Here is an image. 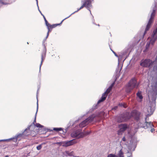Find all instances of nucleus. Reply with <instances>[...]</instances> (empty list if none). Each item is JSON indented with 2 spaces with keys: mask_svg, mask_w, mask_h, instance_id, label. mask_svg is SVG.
<instances>
[{
  "mask_svg": "<svg viewBox=\"0 0 157 157\" xmlns=\"http://www.w3.org/2000/svg\"><path fill=\"white\" fill-rule=\"evenodd\" d=\"M151 95L152 97V99L155 101L156 98V95H157V90H153L151 92Z\"/></svg>",
  "mask_w": 157,
  "mask_h": 157,
  "instance_id": "17",
  "label": "nucleus"
},
{
  "mask_svg": "<svg viewBox=\"0 0 157 157\" xmlns=\"http://www.w3.org/2000/svg\"><path fill=\"white\" fill-rule=\"evenodd\" d=\"M32 131L29 129H26L25 131L21 134H19L15 138H10V143H12L13 140L17 142V140H19L21 138H23L25 136H28L31 135V132Z\"/></svg>",
  "mask_w": 157,
  "mask_h": 157,
  "instance_id": "2",
  "label": "nucleus"
},
{
  "mask_svg": "<svg viewBox=\"0 0 157 157\" xmlns=\"http://www.w3.org/2000/svg\"><path fill=\"white\" fill-rule=\"evenodd\" d=\"M95 117V116L93 115L89 116L88 118L81 122L79 124L81 128H83L87 125L89 123L92 121Z\"/></svg>",
  "mask_w": 157,
  "mask_h": 157,
  "instance_id": "5",
  "label": "nucleus"
},
{
  "mask_svg": "<svg viewBox=\"0 0 157 157\" xmlns=\"http://www.w3.org/2000/svg\"><path fill=\"white\" fill-rule=\"evenodd\" d=\"M155 130L154 128H151V132H154V131H155Z\"/></svg>",
  "mask_w": 157,
  "mask_h": 157,
  "instance_id": "30",
  "label": "nucleus"
},
{
  "mask_svg": "<svg viewBox=\"0 0 157 157\" xmlns=\"http://www.w3.org/2000/svg\"><path fill=\"white\" fill-rule=\"evenodd\" d=\"M77 143V142L75 140L73 139L68 141L61 142L58 143L63 147H67L73 145Z\"/></svg>",
  "mask_w": 157,
  "mask_h": 157,
  "instance_id": "6",
  "label": "nucleus"
},
{
  "mask_svg": "<svg viewBox=\"0 0 157 157\" xmlns=\"http://www.w3.org/2000/svg\"><path fill=\"white\" fill-rule=\"evenodd\" d=\"M111 50L113 52V53L114 54V55H115V56H117V54H116V53L114 52L112 50Z\"/></svg>",
  "mask_w": 157,
  "mask_h": 157,
  "instance_id": "33",
  "label": "nucleus"
},
{
  "mask_svg": "<svg viewBox=\"0 0 157 157\" xmlns=\"http://www.w3.org/2000/svg\"><path fill=\"white\" fill-rule=\"evenodd\" d=\"M155 10H153V11L151 13L150 18L154 19V17L155 15Z\"/></svg>",
  "mask_w": 157,
  "mask_h": 157,
  "instance_id": "22",
  "label": "nucleus"
},
{
  "mask_svg": "<svg viewBox=\"0 0 157 157\" xmlns=\"http://www.w3.org/2000/svg\"><path fill=\"white\" fill-rule=\"evenodd\" d=\"M62 130L61 128H53V130L56 131H61Z\"/></svg>",
  "mask_w": 157,
  "mask_h": 157,
  "instance_id": "24",
  "label": "nucleus"
},
{
  "mask_svg": "<svg viewBox=\"0 0 157 157\" xmlns=\"http://www.w3.org/2000/svg\"><path fill=\"white\" fill-rule=\"evenodd\" d=\"M149 95H150V94H149V95H148V96L149 97Z\"/></svg>",
  "mask_w": 157,
  "mask_h": 157,
  "instance_id": "38",
  "label": "nucleus"
},
{
  "mask_svg": "<svg viewBox=\"0 0 157 157\" xmlns=\"http://www.w3.org/2000/svg\"><path fill=\"white\" fill-rule=\"evenodd\" d=\"M120 129L118 131V134L120 135L125 131L127 128V125L126 124H121L119 125Z\"/></svg>",
  "mask_w": 157,
  "mask_h": 157,
  "instance_id": "10",
  "label": "nucleus"
},
{
  "mask_svg": "<svg viewBox=\"0 0 157 157\" xmlns=\"http://www.w3.org/2000/svg\"><path fill=\"white\" fill-rule=\"evenodd\" d=\"M46 52H44L43 53H42L41 55V63L40 64V68L43 62V61L45 59V57H46Z\"/></svg>",
  "mask_w": 157,
  "mask_h": 157,
  "instance_id": "18",
  "label": "nucleus"
},
{
  "mask_svg": "<svg viewBox=\"0 0 157 157\" xmlns=\"http://www.w3.org/2000/svg\"><path fill=\"white\" fill-rule=\"evenodd\" d=\"M147 110L149 113L147 114L146 119L147 117H149L153 114L154 109L150 107Z\"/></svg>",
  "mask_w": 157,
  "mask_h": 157,
  "instance_id": "15",
  "label": "nucleus"
},
{
  "mask_svg": "<svg viewBox=\"0 0 157 157\" xmlns=\"http://www.w3.org/2000/svg\"><path fill=\"white\" fill-rule=\"evenodd\" d=\"M122 140L123 141H126V139H125V138L124 137H123L122 139Z\"/></svg>",
  "mask_w": 157,
  "mask_h": 157,
  "instance_id": "32",
  "label": "nucleus"
},
{
  "mask_svg": "<svg viewBox=\"0 0 157 157\" xmlns=\"http://www.w3.org/2000/svg\"><path fill=\"white\" fill-rule=\"evenodd\" d=\"M153 19L150 18L145 28L144 33V34L146 33L148 31L150 28L151 25L153 22Z\"/></svg>",
  "mask_w": 157,
  "mask_h": 157,
  "instance_id": "11",
  "label": "nucleus"
},
{
  "mask_svg": "<svg viewBox=\"0 0 157 157\" xmlns=\"http://www.w3.org/2000/svg\"><path fill=\"white\" fill-rule=\"evenodd\" d=\"M136 95L140 99H143V97L141 95V92H138L137 93Z\"/></svg>",
  "mask_w": 157,
  "mask_h": 157,
  "instance_id": "21",
  "label": "nucleus"
},
{
  "mask_svg": "<svg viewBox=\"0 0 157 157\" xmlns=\"http://www.w3.org/2000/svg\"><path fill=\"white\" fill-rule=\"evenodd\" d=\"M155 62L156 61H152L149 59H142L140 62V65L143 67L149 68L150 69Z\"/></svg>",
  "mask_w": 157,
  "mask_h": 157,
  "instance_id": "3",
  "label": "nucleus"
},
{
  "mask_svg": "<svg viewBox=\"0 0 157 157\" xmlns=\"http://www.w3.org/2000/svg\"><path fill=\"white\" fill-rule=\"evenodd\" d=\"M124 153L122 151V149L121 150L118 154V157H124Z\"/></svg>",
  "mask_w": 157,
  "mask_h": 157,
  "instance_id": "20",
  "label": "nucleus"
},
{
  "mask_svg": "<svg viewBox=\"0 0 157 157\" xmlns=\"http://www.w3.org/2000/svg\"><path fill=\"white\" fill-rule=\"evenodd\" d=\"M153 70L154 71H155V70H157V65L156 66H154L153 68Z\"/></svg>",
  "mask_w": 157,
  "mask_h": 157,
  "instance_id": "29",
  "label": "nucleus"
},
{
  "mask_svg": "<svg viewBox=\"0 0 157 157\" xmlns=\"http://www.w3.org/2000/svg\"><path fill=\"white\" fill-rule=\"evenodd\" d=\"M42 147V144H40L38 146H37L36 149L37 150H39L41 149Z\"/></svg>",
  "mask_w": 157,
  "mask_h": 157,
  "instance_id": "26",
  "label": "nucleus"
},
{
  "mask_svg": "<svg viewBox=\"0 0 157 157\" xmlns=\"http://www.w3.org/2000/svg\"><path fill=\"white\" fill-rule=\"evenodd\" d=\"M45 21V22L46 25L47 27L48 25H49L50 24L48 23V21L47 20H46V21Z\"/></svg>",
  "mask_w": 157,
  "mask_h": 157,
  "instance_id": "28",
  "label": "nucleus"
},
{
  "mask_svg": "<svg viewBox=\"0 0 157 157\" xmlns=\"http://www.w3.org/2000/svg\"><path fill=\"white\" fill-rule=\"evenodd\" d=\"M119 105L121 107H123L124 108H126L127 107V105L125 103H119Z\"/></svg>",
  "mask_w": 157,
  "mask_h": 157,
  "instance_id": "23",
  "label": "nucleus"
},
{
  "mask_svg": "<svg viewBox=\"0 0 157 157\" xmlns=\"http://www.w3.org/2000/svg\"><path fill=\"white\" fill-rule=\"evenodd\" d=\"M137 84V82L135 78H133L131 79L128 82V84L134 88L136 86Z\"/></svg>",
  "mask_w": 157,
  "mask_h": 157,
  "instance_id": "12",
  "label": "nucleus"
},
{
  "mask_svg": "<svg viewBox=\"0 0 157 157\" xmlns=\"http://www.w3.org/2000/svg\"><path fill=\"white\" fill-rule=\"evenodd\" d=\"M0 2L2 3L3 4H7V3H5L4 2H3V1L2 0H0Z\"/></svg>",
  "mask_w": 157,
  "mask_h": 157,
  "instance_id": "31",
  "label": "nucleus"
},
{
  "mask_svg": "<svg viewBox=\"0 0 157 157\" xmlns=\"http://www.w3.org/2000/svg\"><path fill=\"white\" fill-rule=\"evenodd\" d=\"M150 39V41L146 45V49H148L150 44L153 45L157 40V27L153 29Z\"/></svg>",
  "mask_w": 157,
  "mask_h": 157,
  "instance_id": "1",
  "label": "nucleus"
},
{
  "mask_svg": "<svg viewBox=\"0 0 157 157\" xmlns=\"http://www.w3.org/2000/svg\"><path fill=\"white\" fill-rule=\"evenodd\" d=\"M140 112L136 110H133L131 113V116L137 121L140 119Z\"/></svg>",
  "mask_w": 157,
  "mask_h": 157,
  "instance_id": "8",
  "label": "nucleus"
},
{
  "mask_svg": "<svg viewBox=\"0 0 157 157\" xmlns=\"http://www.w3.org/2000/svg\"><path fill=\"white\" fill-rule=\"evenodd\" d=\"M130 118V117L127 113H123L117 117L116 120L117 122L121 123L127 121Z\"/></svg>",
  "mask_w": 157,
  "mask_h": 157,
  "instance_id": "4",
  "label": "nucleus"
},
{
  "mask_svg": "<svg viewBox=\"0 0 157 157\" xmlns=\"http://www.w3.org/2000/svg\"><path fill=\"white\" fill-rule=\"evenodd\" d=\"M5 157H8V156H7H7H5Z\"/></svg>",
  "mask_w": 157,
  "mask_h": 157,
  "instance_id": "37",
  "label": "nucleus"
},
{
  "mask_svg": "<svg viewBox=\"0 0 157 157\" xmlns=\"http://www.w3.org/2000/svg\"><path fill=\"white\" fill-rule=\"evenodd\" d=\"M134 88H132V87L131 86L129 85L128 84L126 87L125 91L127 93H130Z\"/></svg>",
  "mask_w": 157,
  "mask_h": 157,
  "instance_id": "19",
  "label": "nucleus"
},
{
  "mask_svg": "<svg viewBox=\"0 0 157 157\" xmlns=\"http://www.w3.org/2000/svg\"><path fill=\"white\" fill-rule=\"evenodd\" d=\"M117 106H115L114 107L113 109H114L115 110H116V109H117Z\"/></svg>",
  "mask_w": 157,
  "mask_h": 157,
  "instance_id": "34",
  "label": "nucleus"
},
{
  "mask_svg": "<svg viewBox=\"0 0 157 157\" xmlns=\"http://www.w3.org/2000/svg\"><path fill=\"white\" fill-rule=\"evenodd\" d=\"M107 96L106 95V94H105V93L103 94L101 98L98 101V104L100 103L101 102H102L105 101V100Z\"/></svg>",
  "mask_w": 157,
  "mask_h": 157,
  "instance_id": "16",
  "label": "nucleus"
},
{
  "mask_svg": "<svg viewBox=\"0 0 157 157\" xmlns=\"http://www.w3.org/2000/svg\"><path fill=\"white\" fill-rule=\"evenodd\" d=\"M91 0H85L83 2V5L81 6V7L78 9V10L75 11L72 14L75 13L77 12L81 9H82L84 7H86L87 8H89L91 6Z\"/></svg>",
  "mask_w": 157,
  "mask_h": 157,
  "instance_id": "7",
  "label": "nucleus"
},
{
  "mask_svg": "<svg viewBox=\"0 0 157 157\" xmlns=\"http://www.w3.org/2000/svg\"><path fill=\"white\" fill-rule=\"evenodd\" d=\"M35 126L37 127L42 128L43 126L39 123H36Z\"/></svg>",
  "mask_w": 157,
  "mask_h": 157,
  "instance_id": "27",
  "label": "nucleus"
},
{
  "mask_svg": "<svg viewBox=\"0 0 157 157\" xmlns=\"http://www.w3.org/2000/svg\"><path fill=\"white\" fill-rule=\"evenodd\" d=\"M34 122H36V119H35V120H34Z\"/></svg>",
  "mask_w": 157,
  "mask_h": 157,
  "instance_id": "36",
  "label": "nucleus"
},
{
  "mask_svg": "<svg viewBox=\"0 0 157 157\" xmlns=\"http://www.w3.org/2000/svg\"><path fill=\"white\" fill-rule=\"evenodd\" d=\"M42 15L43 16V17H44V21H46V19L45 16L42 14Z\"/></svg>",
  "mask_w": 157,
  "mask_h": 157,
  "instance_id": "35",
  "label": "nucleus"
},
{
  "mask_svg": "<svg viewBox=\"0 0 157 157\" xmlns=\"http://www.w3.org/2000/svg\"><path fill=\"white\" fill-rule=\"evenodd\" d=\"M145 123L146 124V125L144 126V128L145 129H147L148 128H151L153 126L152 123L151 122H148L146 121Z\"/></svg>",
  "mask_w": 157,
  "mask_h": 157,
  "instance_id": "13",
  "label": "nucleus"
},
{
  "mask_svg": "<svg viewBox=\"0 0 157 157\" xmlns=\"http://www.w3.org/2000/svg\"><path fill=\"white\" fill-rule=\"evenodd\" d=\"M70 17L69 16L68 17ZM67 17L66 18H65V19H63L61 21V22L59 24H53L52 25H51L50 24L49 25H48V27H47V28L48 29V33H47V37L49 35V32H51L52 29L54 28H55L57 26H58V25H60L63 22V21L65 20L67 18Z\"/></svg>",
  "mask_w": 157,
  "mask_h": 157,
  "instance_id": "9",
  "label": "nucleus"
},
{
  "mask_svg": "<svg viewBox=\"0 0 157 157\" xmlns=\"http://www.w3.org/2000/svg\"><path fill=\"white\" fill-rule=\"evenodd\" d=\"M107 157H118V156H116L115 155L111 154L109 155Z\"/></svg>",
  "mask_w": 157,
  "mask_h": 157,
  "instance_id": "25",
  "label": "nucleus"
},
{
  "mask_svg": "<svg viewBox=\"0 0 157 157\" xmlns=\"http://www.w3.org/2000/svg\"><path fill=\"white\" fill-rule=\"evenodd\" d=\"M115 84V82H113L109 87L107 89L106 91L104 93H105V94H106L107 96L108 94L110 92L112 89L113 87V86Z\"/></svg>",
  "mask_w": 157,
  "mask_h": 157,
  "instance_id": "14",
  "label": "nucleus"
}]
</instances>
